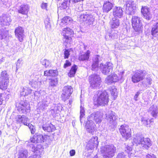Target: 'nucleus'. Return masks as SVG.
<instances>
[{
  "label": "nucleus",
  "mask_w": 158,
  "mask_h": 158,
  "mask_svg": "<svg viewBox=\"0 0 158 158\" xmlns=\"http://www.w3.org/2000/svg\"><path fill=\"white\" fill-rule=\"evenodd\" d=\"M31 142L35 143V144H30V150L34 152H36V154H41L43 151V146L40 144L36 143H41L44 142L46 140L45 136L40 134H38L36 133L35 135L31 138Z\"/></svg>",
  "instance_id": "obj_1"
},
{
  "label": "nucleus",
  "mask_w": 158,
  "mask_h": 158,
  "mask_svg": "<svg viewBox=\"0 0 158 158\" xmlns=\"http://www.w3.org/2000/svg\"><path fill=\"white\" fill-rule=\"evenodd\" d=\"M96 98L94 99L97 104L101 106H104L107 105L109 101V96L106 91H97L94 95Z\"/></svg>",
  "instance_id": "obj_2"
},
{
  "label": "nucleus",
  "mask_w": 158,
  "mask_h": 158,
  "mask_svg": "<svg viewBox=\"0 0 158 158\" xmlns=\"http://www.w3.org/2000/svg\"><path fill=\"white\" fill-rule=\"evenodd\" d=\"M101 118L102 116L99 112H97L92 114L88 118V121L86 124L87 127V128H89V127L94 128L95 125L93 120H94L97 123H99L101 121Z\"/></svg>",
  "instance_id": "obj_3"
},
{
  "label": "nucleus",
  "mask_w": 158,
  "mask_h": 158,
  "mask_svg": "<svg viewBox=\"0 0 158 158\" xmlns=\"http://www.w3.org/2000/svg\"><path fill=\"white\" fill-rule=\"evenodd\" d=\"M77 20L81 23L84 24L91 25L94 21V18L93 15L85 12L79 15Z\"/></svg>",
  "instance_id": "obj_4"
},
{
  "label": "nucleus",
  "mask_w": 158,
  "mask_h": 158,
  "mask_svg": "<svg viewBox=\"0 0 158 158\" xmlns=\"http://www.w3.org/2000/svg\"><path fill=\"white\" fill-rule=\"evenodd\" d=\"M116 151V148L113 145H106L101 148V152L104 158L112 157Z\"/></svg>",
  "instance_id": "obj_5"
},
{
  "label": "nucleus",
  "mask_w": 158,
  "mask_h": 158,
  "mask_svg": "<svg viewBox=\"0 0 158 158\" xmlns=\"http://www.w3.org/2000/svg\"><path fill=\"white\" fill-rule=\"evenodd\" d=\"M89 81L90 86L92 89L99 88L102 81L100 76L97 74H93L89 77Z\"/></svg>",
  "instance_id": "obj_6"
},
{
  "label": "nucleus",
  "mask_w": 158,
  "mask_h": 158,
  "mask_svg": "<svg viewBox=\"0 0 158 158\" xmlns=\"http://www.w3.org/2000/svg\"><path fill=\"white\" fill-rule=\"evenodd\" d=\"M16 106L17 110L20 113L26 114L30 111L29 104L26 101H20L18 103H16Z\"/></svg>",
  "instance_id": "obj_7"
},
{
  "label": "nucleus",
  "mask_w": 158,
  "mask_h": 158,
  "mask_svg": "<svg viewBox=\"0 0 158 158\" xmlns=\"http://www.w3.org/2000/svg\"><path fill=\"white\" fill-rule=\"evenodd\" d=\"M132 25L135 31L140 33L142 32V23L141 19L137 16H133L132 19Z\"/></svg>",
  "instance_id": "obj_8"
},
{
  "label": "nucleus",
  "mask_w": 158,
  "mask_h": 158,
  "mask_svg": "<svg viewBox=\"0 0 158 158\" xmlns=\"http://www.w3.org/2000/svg\"><path fill=\"white\" fill-rule=\"evenodd\" d=\"M124 7L126 9V13L129 15H134L136 11V4L132 0L127 1Z\"/></svg>",
  "instance_id": "obj_9"
},
{
  "label": "nucleus",
  "mask_w": 158,
  "mask_h": 158,
  "mask_svg": "<svg viewBox=\"0 0 158 158\" xmlns=\"http://www.w3.org/2000/svg\"><path fill=\"white\" fill-rule=\"evenodd\" d=\"M113 64L110 62H107L105 64H101L99 68L102 73L107 75L110 74L113 71Z\"/></svg>",
  "instance_id": "obj_10"
},
{
  "label": "nucleus",
  "mask_w": 158,
  "mask_h": 158,
  "mask_svg": "<svg viewBox=\"0 0 158 158\" xmlns=\"http://www.w3.org/2000/svg\"><path fill=\"white\" fill-rule=\"evenodd\" d=\"M146 74V72L143 70H137L131 77L132 81L134 83L138 82L143 80Z\"/></svg>",
  "instance_id": "obj_11"
},
{
  "label": "nucleus",
  "mask_w": 158,
  "mask_h": 158,
  "mask_svg": "<svg viewBox=\"0 0 158 158\" xmlns=\"http://www.w3.org/2000/svg\"><path fill=\"white\" fill-rule=\"evenodd\" d=\"M63 93L61 95V98L64 101L69 99L73 91V89L71 86H64L62 90Z\"/></svg>",
  "instance_id": "obj_12"
},
{
  "label": "nucleus",
  "mask_w": 158,
  "mask_h": 158,
  "mask_svg": "<svg viewBox=\"0 0 158 158\" xmlns=\"http://www.w3.org/2000/svg\"><path fill=\"white\" fill-rule=\"evenodd\" d=\"M73 30L69 27L64 28L62 31V34L63 36V41L66 43H68L71 39V38L69 37L70 35L73 34Z\"/></svg>",
  "instance_id": "obj_13"
},
{
  "label": "nucleus",
  "mask_w": 158,
  "mask_h": 158,
  "mask_svg": "<svg viewBox=\"0 0 158 158\" xmlns=\"http://www.w3.org/2000/svg\"><path fill=\"white\" fill-rule=\"evenodd\" d=\"M15 119L17 122L21 123L24 125L27 126L29 128H33V126L31 123H27L28 118L26 116L24 115H17L15 117Z\"/></svg>",
  "instance_id": "obj_14"
},
{
  "label": "nucleus",
  "mask_w": 158,
  "mask_h": 158,
  "mask_svg": "<svg viewBox=\"0 0 158 158\" xmlns=\"http://www.w3.org/2000/svg\"><path fill=\"white\" fill-rule=\"evenodd\" d=\"M11 21L10 16L7 14H3L0 16V24L3 26H9Z\"/></svg>",
  "instance_id": "obj_15"
},
{
  "label": "nucleus",
  "mask_w": 158,
  "mask_h": 158,
  "mask_svg": "<svg viewBox=\"0 0 158 158\" xmlns=\"http://www.w3.org/2000/svg\"><path fill=\"white\" fill-rule=\"evenodd\" d=\"M141 11L144 19L147 20H149L151 19L152 15L151 14L149 9L148 7L142 6Z\"/></svg>",
  "instance_id": "obj_16"
},
{
  "label": "nucleus",
  "mask_w": 158,
  "mask_h": 158,
  "mask_svg": "<svg viewBox=\"0 0 158 158\" xmlns=\"http://www.w3.org/2000/svg\"><path fill=\"white\" fill-rule=\"evenodd\" d=\"M16 36L20 42H22L24 37V30L21 27H18L15 30Z\"/></svg>",
  "instance_id": "obj_17"
},
{
  "label": "nucleus",
  "mask_w": 158,
  "mask_h": 158,
  "mask_svg": "<svg viewBox=\"0 0 158 158\" xmlns=\"http://www.w3.org/2000/svg\"><path fill=\"white\" fill-rule=\"evenodd\" d=\"M113 15L114 17L112 19V21L111 22V27L113 29L117 28L118 26V10L114 11Z\"/></svg>",
  "instance_id": "obj_18"
},
{
  "label": "nucleus",
  "mask_w": 158,
  "mask_h": 158,
  "mask_svg": "<svg viewBox=\"0 0 158 158\" xmlns=\"http://www.w3.org/2000/svg\"><path fill=\"white\" fill-rule=\"evenodd\" d=\"M100 56L96 55L93 57L92 59V64L91 65V69L94 71H97L99 68V61Z\"/></svg>",
  "instance_id": "obj_19"
},
{
  "label": "nucleus",
  "mask_w": 158,
  "mask_h": 158,
  "mask_svg": "<svg viewBox=\"0 0 158 158\" xmlns=\"http://www.w3.org/2000/svg\"><path fill=\"white\" fill-rule=\"evenodd\" d=\"M118 80V77L117 75L113 74L112 75H110L106 77L105 80V82L109 85L117 82Z\"/></svg>",
  "instance_id": "obj_20"
},
{
  "label": "nucleus",
  "mask_w": 158,
  "mask_h": 158,
  "mask_svg": "<svg viewBox=\"0 0 158 158\" xmlns=\"http://www.w3.org/2000/svg\"><path fill=\"white\" fill-rule=\"evenodd\" d=\"M29 9V6L27 4H24L19 6L18 10V12L23 15H27Z\"/></svg>",
  "instance_id": "obj_21"
},
{
  "label": "nucleus",
  "mask_w": 158,
  "mask_h": 158,
  "mask_svg": "<svg viewBox=\"0 0 158 158\" xmlns=\"http://www.w3.org/2000/svg\"><path fill=\"white\" fill-rule=\"evenodd\" d=\"M148 112L154 118H156L158 114V108L156 105H153L149 108Z\"/></svg>",
  "instance_id": "obj_22"
},
{
  "label": "nucleus",
  "mask_w": 158,
  "mask_h": 158,
  "mask_svg": "<svg viewBox=\"0 0 158 158\" xmlns=\"http://www.w3.org/2000/svg\"><path fill=\"white\" fill-rule=\"evenodd\" d=\"M140 144L143 149H148L151 146L152 143L149 138H143Z\"/></svg>",
  "instance_id": "obj_23"
},
{
  "label": "nucleus",
  "mask_w": 158,
  "mask_h": 158,
  "mask_svg": "<svg viewBox=\"0 0 158 158\" xmlns=\"http://www.w3.org/2000/svg\"><path fill=\"white\" fill-rule=\"evenodd\" d=\"M28 153L26 149L22 148L18 151V158H27L28 156Z\"/></svg>",
  "instance_id": "obj_24"
},
{
  "label": "nucleus",
  "mask_w": 158,
  "mask_h": 158,
  "mask_svg": "<svg viewBox=\"0 0 158 158\" xmlns=\"http://www.w3.org/2000/svg\"><path fill=\"white\" fill-rule=\"evenodd\" d=\"M121 132L122 136L126 139H128L131 136V129H121Z\"/></svg>",
  "instance_id": "obj_25"
},
{
  "label": "nucleus",
  "mask_w": 158,
  "mask_h": 158,
  "mask_svg": "<svg viewBox=\"0 0 158 158\" xmlns=\"http://www.w3.org/2000/svg\"><path fill=\"white\" fill-rule=\"evenodd\" d=\"M48 104L47 98L45 97L39 103V109L42 110L45 109L48 106Z\"/></svg>",
  "instance_id": "obj_26"
},
{
  "label": "nucleus",
  "mask_w": 158,
  "mask_h": 158,
  "mask_svg": "<svg viewBox=\"0 0 158 158\" xmlns=\"http://www.w3.org/2000/svg\"><path fill=\"white\" fill-rule=\"evenodd\" d=\"M112 4L111 3L108 1H106L103 5V11L107 13L108 12L112 9Z\"/></svg>",
  "instance_id": "obj_27"
},
{
  "label": "nucleus",
  "mask_w": 158,
  "mask_h": 158,
  "mask_svg": "<svg viewBox=\"0 0 158 158\" xmlns=\"http://www.w3.org/2000/svg\"><path fill=\"white\" fill-rule=\"evenodd\" d=\"M151 34L154 37L158 35V22L153 24L151 30Z\"/></svg>",
  "instance_id": "obj_28"
},
{
  "label": "nucleus",
  "mask_w": 158,
  "mask_h": 158,
  "mask_svg": "<svg viewBox=\"0 0 158 158\" xmlns=\"http://www.w3.org/2000/svg\"><path fill=\"white\" fill-rule=\"evenodd\" d=\"M143 138L142 135L137 134L134 137L133 139V142L137 145L141 144Z\"/></svg>",
  "instance_id": "obj_29"
},
{
  "label": "nucleus",
  "mask_w": 158,
  "mask_h": 158,
  "mask_svg": "<svg viewBox=\"0 0 158 158\" xmlns=\"http://www.w3.org/2000/svg\"><path fill=\"white\" fill-rule=\"evenodd\" d=\"M106 118L108 121L110 123L114 125L115 124V120L116 119V117L113 113L110 114L108 116H106Z\"/></svg>",
  "instance_id": "obj_30"
},
{
  "label": "nucleus",
  "mask_w": 158,
  "mask_h": 158,
  "mask_svg": "<svg viewBox=\"0 0 158 158\" xmlns=\"http://www.w3.org/2000/svg\"><path fill=\"white\" fill-rule=\"evenodd\" d=\"M90 51L88 50L84 54H81L80 56L79 59L80 60L84 61L88 60L89 58Z\"/></svg>",
  "instance_id": "obj_31"
},
{
  "label": "nucleus",
  "mask_w": 158,
  "mask_h": 158,
  "mask_svg": "<svg viewBox=\"0 0 158 158\" xmlns=\"http://www.w3.org/2000/svg\"><path fill=\"white\" fill-rule=\"evenodd\" d=\"M152 79L150 77L146 78L142 82L143 86L145 88L149 87L152 83Z\"/></svg>",
  "instance_id": "obj_32"
},
{
  "label": "nucleus",
  "mask_w": 158,
  "mask_h": 158,
  "mask_svg": "<svg viewBox=\"0 0 158 158\" xmlns=\"http://www.w3.org/2000/svg\"><path fill=\"white\" fill-rule=\"evenodd\" d=\"M9 76L6 71H2L0 74V80L8 81H9Z\"/></svg>",
  "instance_id": "obj_33"
},
{
  "label": "nucleus",
  "mask_w": 158,
  "mask_h": 158,
  "mask_svg": "<svg viewBox=\"0 0 158 158\" xmlns=\"http://www.w3.org/2000/svg\"><path fill=\"white\" fill-rule=\"evenodd\" d=\"M49 86L53 88L56 86L58 84V80L56 77L49 79Z\"/></svg>",
  "instance_id": "obj_34"
},
{
  "label": "nucleus",
  "mask_w": 158,
  "mask_h": 158,
  "mask_svg": "<svg viewBox=\"0 0 158 158\" xmlns=\"http://www.w3.org/2000/svg\"><path fill=\"white\" fill-rule=\"evenodd\" d=\"M77 69V65H74L72 66L69 72L68 73L69 76L70 77H74L76 72Z\"/></svg>",
  "instance_id": "obj_35"
},
{
  "label": "nucleus",
  "mask_w": 158,
  "mask_h": 158,
  "mask_svg": "<svg viewBox=\"0 0 158 158\" xmlns=\"http://www.w3.org/2000/svg\"><path fill=\"white\" fill-rule=\"evenodd\" d=\"M9 81L0 80V89L5 90L7 88Z\"/></svg>",
  "instance_id": "obj_36"
},
{
  "label": "nucleus",
  "mask_w": 158,
  "mask_h": 158,
  "mask_svg": "<svg viewBox=\"0 0 158 158\" xmlns=\"http://www.w3.org/2000/svg\"><path fill=\"white\" fill-rule=\"evenodd\" d=\"M72 21V19L69 16H66L62 19L61 24L63 23L67 25L71 23Z\"/></svg>",
  "instance_id": "obj_37"
},
{
  "label": "nucleus",
  "mask_w": 158,
  "mask_h": 158,
  "mask_svg": "<svg viewBox=\"0 0 158 158\" xmlns=\"http://www.w3.org/2000/svg\"><path fill=\"white\" fill-rule=\"evenodd\" d=\"M32 90L30 88H23L22 91L21 92V95L24 96L28 95L31 93Z\"/></svg>",
  "instance_id": "obj_38"
},
{
  "label": "nucleus",
  "mask_w": 158,
  "mask_h": 158,
  "mask_svg": "<svg viewBox=\"0 0 158 158\" xmlns=\"http://www.w3.org/2000/svg\"><path fill=\"white\" fill-rule=\"evenodd\" d=\"M141 120L142 124L143 125L146 126L147 127H148L149 126V125L148 124V123H150V122H153V119H152L151 120H149L148 121L147 118L143 117L141 118Z\"/></svg>",
  "instance_id": "obj_39"
},
{
  "label": "nucleus",
  "mask_w": 158,
  "mask_h": 158,
  "mask_svg": "<svg viewBox=\"0 0 158 158\" xmlns=\"http://www.w3.org/2000/svg\"><path fill=\"white\" fill-rule=\"evenodd\" d=\"M8 31L2 28H0V39L5 38L7 35Z\"/></svg>",
  "instance_id": "obj_40"
},
{
  "label": "nucleus",
  "mask_w": 158,
  "mask_h": 158,
  "mask_svg": "<svg viewBox=\"0 0 158 158\" xmlns=\"http://www.w3.org/2000/svg\"><path fill=\"white\" fill-rule=\"evenodd\" d=\"M70 0H64L63 2L60 4L59 7L60 9H65L70 3Z\"/></svg>",
  "instance_id": "obj_41"
},
{
  "label": "nucleus",
  "mask_w": 158,
  "mask_h": 158,
  "mask_svg": "<svg viewBox=\"0 0 158 158\" xmlns=\"http://www.w3.org/2000/svg\"><path fill=\"white\" fill-rule=\"evenodd\" d=\"M42 65L45 68H47L51 66V63L48 60L46 59H44L41 61Z\"/></svg>",
  "instance_id": "obj_42"
},
{
  "label": "nucleus",
  "mask_w": 158,
  "mask_h": 158,
  "mask_svg": "<svg viewBox=\"0 0 158 158\" xmlns=\"http://www.w3.org/2000/svg\"><path fill=\"white\" fill-rule=\"evenodd\" d=\"M92 140H89L86 146V148L88 150H92L93 149L97 147H95L94 143H91Z\"/></svg>",
  "instance_id": "obj_43"
},
{
  "label": "nucleus",
  "mask_w": 158,
  "mask_h": 158,
  "mask_svg": "<svg viewBox=\"0 0 158 158\" xmlns=\"http://www.w3.org/2000/svg\"><path fill=\"white\" fill-rule=\"evenodd\" d=\"M49 19L48 18L46 19L44 21L45 27L46 29L48 30H50L51 28L50 23L49 22Z\"/></svg>",
  "instance_id": "obj_44"
},
{
  "label": "nucleus",
  "mask_w": 158,
  "mask_h": 158,
  "mask_svg": "<svg viewBox=\"0 0 158 158\" xmlns=\"http://www.w3.org/2000/svg\"><path fill=\"white\" fill-rule=\"evenodd\" d=\"M89 140H92V143H94L95 147H97L98 144V137L96 136L93 137Z\"/></svg>",
  "instance_id": "obj_45"
},
{
  "label": "nucleus",
  "mask_w": 158,
  "mask_h": 158,
  "mask_svg": "<svg viewBox=\"0 0 158 158\" xmlns=\"http://www.w3.org/2000/svg\"><path fill=\"white\" fill-rule=\"evenodd\" d=\"M40 79L39 78L35 77V79L33 80L32 81H30L29 82V84H34L35 85H38L39 83L40 84L41 83V81L39 80Z\"/></svg>",
  "instance_id": "obj_46"
},
{
  "label": "nucleus",
  "mask_w": 158,
  "mask_h": 158,
  "mask_svg": "<svg viewBox=\"0 0 158 158\" xmlns=\"http://www.w3.org/2000/svg\"><path fill=\"white\" fill-rule=\"evenodd\" d=\"M70 50L69 49H65L64 52V59H68L70 55Z\"/></svg>",
  "instance_id": "obj_47"
},
{
  "label": "nucleus",
  "mask_w": 158,
  "mask_h": 158,
  "mask_svg": "<svg viewBox=\"0 0 158 158\" xmlns=\"http://www.w3.org/2000/svg\"><path fill=\"white\" fill-rule=\"evenodd\" d=\"M142 91H143V90H139L137 92V93L135 94L134 97V100H135V101H137L138 100V96L140 94V93H141V92Z\"/></svg>",
  "instance_id": "obj_48"
},
{
  "label": "nucleus",
  "mask_w": 158,
  "mask_h": 158,
  "mask_svg": "<svg viewBox=\"0 0 158 158\" xmlns=\"http://www.w3.org/2000/svg\"><path fill=\"white\" fill-rule=\"evenodd\" d=\"M124 73V71H123L122 72H120V73H119V81H120V82H122L124 80L123 77V74Z\"/></svg>",
  "instance_id": "obj_49"
},
{
  "label": "nucleus",
  "mask_w": 158,
  "mask_h": 158,
  "mask_svg": "<svg viewBox=\"0 0 158 158\" xmlns=\"http://www.w3.org/2000/svg\"><path fill=\"white\" fill-rule=\"evenodd\" d=\"M81 109L80 111V119L83 117L85 115V110L84 109L83 107H82L81 106Z\"/></svg>",
  "instance_id": "obj_50"
},
{
  "label": "nucleus",
  "mask_w": 158,
  "mask_h": 158,
  "mask_svg": "<svg viewBox=\"0 0 158 158\" xmlns=\"http://www.w3.org/2000/svg\"><path fill=\"white\" fill-rule=\"evenodd\" d=\"M49 76H55L57 75L56 71L52 70H49Z\"/></svg>",
  "instance_id": "obj_51"
},
{
  "label": "nucleus",
  "mask_w": 158,
  "mask_h": 158,
  "mask_svg": "<svg viewBox=\"0 0 158 158\" xmlns=\"http://www.w3.org/2000/svg\"><path fill=\"white\" fill-rule=\"evenodd\" d=\"M22 60L19 59L16 63V68H19L22 64Z\"/></svg>",
  "instance_id": "obj_52"
},
{
  "label": "nucleus",
  "mask_w": 158,
  "mask_h": 158,
  "mask_svg": "<svg viewBox=\"0 0 158 158\" xmlns=\"http://www.w3.org/2000/svg\"><path fill=\"white\" fill-rule=\"evenodd\" d=\"M71 65V63L68 60H66L65 63L64 64V68H66L70 66Z\"/></svg>",
  "instance_id": "obj_53"
},
{
  "label": "nucleus",
  "mask_w": 158,
  "mask_h": 158,
  "mask_svg": "<svg viewBox=\"0 0 158 158\" xmlns=\"http://www.w3.org/2000/svg\"><path fill=\"white\" fill-rule=\"evenodd\" d=\"M48 6V4L46 3H42L41 5V8L43 9H46L47 10Z\"/></svg>",
  "instance_id": "obj_54"
},
{
  "label": "nucleus",
  "mask_w": 158,
  "mask_h": 158,
  "mask_svg": "<svg viewBox=\"0 0 158 158\" xmlns=\"http://www.w3.org/2000/svg\"><path fill=\"white\" fill-rule=\"evenodd\" d=\"M132 150V148L128 145L126 147L125 151L127 153H129Z\"/></svg>",
  "instance_id": "obj_55"
},
{
  "label": "nucleus",
  "mask_w": 158,
  "mask_h": 158,
  "mask_svg": "<svg viewBox=\"0 0 158 158\" xmlns=\"http://www.w3.org/2000/svg\"><path fill=\"white\" fill-rule=\"evenodd\" d=\"M4 98V94H0V105L2 104Z\"/></svg>",
  "instance_id": "obj_56"
},
{
  "label": "nucleus",
  "mask_w": 158,
  "mask_h": 158,
  "mask_svg": "<svg viewBox=\"0 0 158 158\" xmlns=\"http://www.w3.org/2000/svg\"><path fill=\"white\" fill-rule=\"evenodd\" d=\"M76 9L78 11H80L83 10V8H82V6L81 4H80L78 6H77L76 7Z\"/></svg>",
  "instance_id": "obj_57"
},
{
  "label": "nucleus",
  "mask_w": 158,
  "mask_h": 158,
  "mask_svg": "<svg viewBox=\"0 0 158 158\" xmlns=\"http://www.w3.org/2000/svg\"><path fill=\"white\" fill-rule=\"evenodd\" d=\"M146 158H156L155 156L153 154H148L146 156Z\"/></svg>",
  "instance_id": "obj_58"
},
{
  "label": "nucleus",
  "mask_w": 158,
  "mask_h": 158,
  "mask_svg": "<svg viewBox=\"0 0 158 158\" xmlns=\"http://www.w3.org/2000/svg\"><path fill=\"white\" fill-rule=\"evenodd\" d=\"M116 90V89L114 87L113 88H112V89L110 90V91L111 92V94L113 95H115V91Z\"/></svg>",
  "instance_id": "obj_59"
},
{
  "label": "nucleus",
  "mask_w": 158,
  "mask_h": 158,
  "mask_svg": "<svg viewBox=\"0 0 158 158\" xmlns=\"http://www.w3.org/2000/svg\"><path fill=\"white\" fill-rule=\"evenodd\" d=\"M69 153L70 156H74L75 154V150H72L70 151Z\"/></svg>",
  "instance_id": "obj_60"
},
{
  "label": "nucleus",
  "mask_w": 158,
  "mask_h": 158,
  "mask_svg": "<svg viewBox=\"0 0 158 158\" xmlns=\"http://www.w3.org/2000/svg\"><path fill=\"white\" fill-rule=\"evenodd\" d=\"M119 18H120L123 14V11L122 9H120V7H119Z\"/></svg>",
  "instance_id": "obj_61"
},
{
  "label": "nucleus",
  "mask_w": 158,
  "mask_h": 158,
  "mask_svg": "<svg viewBox=\"0 0 158 158\" xmlns=\"http://www.w3.org/2000/svg\"><path fill=\"white\" fill-rule=\"evenodd\" d=\"M87 131L89 133H91L92 134H94V129H87Z\"/></svg>",
  "instance_id": "obj_62"
},
{
  "label": "nucleus",
  "mask_w": 158,
  "mask_h": 158,
  "mask_svg": "<svg viewBox=\"0 0 158 158\" xmlns=\"http://www.w3.org/2000/svg\"><path fill=\"white\" fill-rule=\"evenodd\" d=\"M49 70L45 71L44 72V75L45 76H49Z\"/></svg>",
  "instance_id": "obj_63"
},
{
  "label": "nucleus",
  "mask_w": 158,
  "mask_h": 158,
  "mask_svg": "<svg viewBox=\"0 0 158 158\" xmlns=\"http://www.w3.org/2000/svg\"><path fill=\"white\" fill-rule=\"evenodd\" d=\"M119 158H126L124 153L119 154Z\"/></svg>",
  "instance_id": "obj_64"
}]
</instances>
